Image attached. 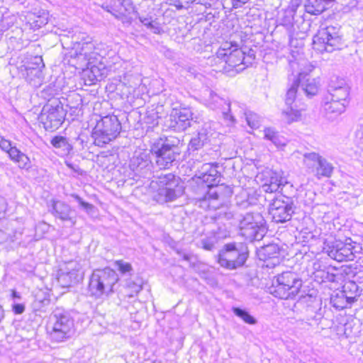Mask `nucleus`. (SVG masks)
I'll return each instance as SVG.
<instances>
[{"label":"nucleus","mask_w":363,"mask_h":363,"mask_svg":"<svg viewBox=\"0 0 363 363\" xmlns=\"http://www.w3.org/2000/svg\"><path fill=\"white\" fill-rule=\"evenodd\" d=\"M255 59L254 50L238 48L228 42L222 45L214 57L216 62L220 60L222 71L229 75H235L244 70L252 64Z\"/></svg>","instance_id":"f257e3e1"},{"label":"nucleus","mask_w":363,"mask_h":363,"mask_svg":"<svg viewBox=\"0 0 363 363\" xmlns=\"http://www.w3.org/2000/svg\"><path fill=\"white\" fill-rule=\"evenodd\" d=\"M118 279L117 273L111 268L96 269L89 278L88 294L95 299L103 300L114 292Z\"/></svg>","instance_id":"f03ea898"},{"label":"nucleus","mask_w":363,"mask_h":363,"mask_svg":"<svg viewBox=\"0 0 363 363\" xmlns=\"http://www.w3.org/2000/svg\"><path fill=\"white\" fill-rule=\"evenodd\" d=\"M302 280L293 272H284L276 276L269 292L280 299H294L299 293Z\"/></svg>","instance_id":"7ed1b4c3"},{"label":"nucleus","mask_w":363,"mask_h":363,"mask_svg":"<svg viewBox=\"0 0 363 363\" xmlns=\"http://www.w3.org/2000/svg\"><path fill=\"white\" fill-rule=\"evenodd\" d=\"M52 330L50 333L52 340L64 342L74 334V322L70 313L63 308H56L51 316Z\"/></svg>","instance_id":"20e7f679"},{"label":"nucleus","mask_w":363,"mask_h":363,"mask_svg":"<svg viewBox=\"0 0 363 363\" xmlns=\"http://www.w3.org/2000/svg\"><path fill=\"white\" fill-rule=\"evenodd\" d=\"M313 49L319 52H332L342 46L340 28L328 26L321 28L314 35L313 40Z\"/></svg>","instance_id":"39448f33"},{"label":"nucleus","mask_w":363,"mask_h":363,"mask_svg":"<svg viewBox=\"0 0 363 363\" xmlns=\"http://www.w3.org/2000/svg\"><path fill=\"white\" fill-rule=\"evenodd\" d=\"M121 130V124L117 116L107 115L99 121L94 129V143L98 146H103L116 139Z\"/></svg>","instance_id":"423d86ee"},{"label":"nucleus","mask_w":363,"mask_h":363,"mask_svg":"<svg viewBox=\"0 0 363 363\" xmlns=\"http://www.w3.org/2000/svg\"><path fill=\"white\" fill-rule=\"evenodd\" d=\"M160 187L154 196L155 199L160 203L171 202L180 197L184 191V186L172 174H161L157 177Z\"/></svg>","instance_id":"0eeeda50"},{"label":"nucleus","mask_w":363,"mask_h":363,"mask_svg":"<svg viewBox=\"0 0 363 363\" xmlns=\"http://www.w3.org/2000/svg\"><path fill=\"white\" fill-rule=\"evenodd\" d=\"M240 234L250 241L260 240L266 233L265 220L259 213H247L239 223Z\"/></svg>","instance_id":"6e6552de"},{"label":"nucleus","mask_w":363,"mask_h":363,"mask_svg":"<svg viewBox=\"0 0 363 363\" xmlns=\"http://www.w3.org/2000/svg\"><path fill=\"white\" fill-rule=\"evenodd\" d=\"M247 257L245 246L241 244L228 243L220 251L218 262L223 267L235 269L244 265Z\"/></svg>","instance_id":"1a4fd4ad"},{"label":"nucleus","mask_w":363,"mask_h":363,"mask_svg":"<svg viewBox=\"0 0 363 363\" xmlns=\"http://www.w3.org/2000/svg\"><path fill=\"white\" fill-rule=\"evenodd\" d=\"M191 189L194 193V199L206 210H216L222 204L220 187L208 188V185L198 184L196 178Z\"/></svg>","instance_id":"9d476101"},{"label":"nucleus","mask_w":363,"mask_h":363,"mask_svg":"<svg viewBox=\"0 0 363 363\" xmlns=\"http://www.w3.org/2000/svg\"><path fill=\"white\" fill-rule=\"evenodd\" d=\"M325 250L330 258L337 262H348L360 257L362 247L359 244L347 239L345 242H332Z\"/></svg>","instance_id":"9b49d317"},{"label":"nucleus","mask_w":363,"mask_h":363,"mask_svg":"<svg viewBox=\"0 0 363 363\" xmlns=\"http://www.w3.org/2000/svg\"><path fill=\"white\" fill-rule=\"evenodd\" d=\"M303 162L307 171L314 174L318 179L330 177L333 172V164L318 153L314 152L305 153Z\"/></svg>","instance_id":"f8f14e48"},{"label":"nucleus","mask_w":363,"mask_h":363,"mask_svg":"<svg viewBox=\"0 0 363 363\" xmlns=\"http://www.w3.org/2000/svg\"><path fill=\"white\" fill-rule=\"evenodd\" d=\"M269 213L276 223H285L291 220L294 213V205L291 197L279 195L273 199L269 205Z\"/></svg>","instance_id":"ddd939ff"},{"label":"nucleus","mask_w":363,"mask_h":363,"mask_svg":"<svg viewBox=\"0 0 363 363\" xmlns=\"http://www.w3.org/2000/svg\"><path fill=\"white\" fill-rule=\"evenodd\" d=\"M70 53L72 57L77 59L80 66H91V69L95 68L94 64L100 57L96 51L94 43L91 41L76 43Z\"/></svg>","instance_id":"4468645a"},{"label":"nucleus","mask_w":363,"mask_h":363,"mask_svg":"<svg viewBox=\"0 0 363 363\" xmlns=\"http://www.w3.org/2000/svg\"><path fill=\"white\" fill-rule=\"evenodd\" d=\"M65 111L62 106L57 104L53 106L48 104L43 108L40 120L44 128L52 132L58 129L63 123Z\"/></svg>","instance_id":"2eb2a0df"},{"label":"nucleus","mask_w":363,"mask_h":363,"mask_svg":"<svg viewBox=\"0 0 363 363\" xmlns=\"http://www.w3.org/2000/svg\"><path fill=\"white\" fill-rule=\"evenodd\" d=\"M176 147L160 139L151 146V152L156 157V164L160 169H168L176 160Z\"/></svg>","instance_id":"dca6fc26"},{"label":"nucleus","mask_w":363,"mask_h":363,"mask_svg":"<svg viewBox=\"0 0 363 363\" xmlns=\"http://www.w3.org/2000/svg\"><path fill=\"white\" fill-rule=\"evenodd\" d=\"M193 113L190 108H173L165 121V126L174 131H184L191 126Z\"/></svg>","instance_id":"f3484780"},{"label":"nucleus","mask_w":363,"mask_h":363,"mask_svg":"<svg viewBox=\"0 0 363 363\" xmlns=\"http://www.w3.org/2000/svg\"><path fill=\"white\" fill-rule=\"evenodd\" d=\"M359 296L358 286L354 282H350L343 286V290L333 296L330 302L337 310L350 308Z\"/></svg>","instance_id":"a211bd4d"},{"label":"nucleus","mask_w":363,"mask_h":363,"mask_svg":"<svg viewBox=\"0 0 363 363\" xmlns=\"http://www.w3.org/2000/svg\"><path fill=\"white\" fill-rule=\"evenodd\" d=\"M203 100L206 106L210 108L213 110L220 109L228 124H232L235 122V118L230 113V103L218 96L217 94L206 89L203 93Z\"/></svg>","instance_id":"6ab92c4d"},{"label":"nucleus","mask_w":363,"mask_h":363,"mask_svg":"<svg viewBox=\"0 0 363 363\" xmlns=\"http://www.w3.org/2000/svg\"><path fill=\"white\" fill-rule=\"evenodd\" d=\"M83 275L81 264L77 261H70L65 264L64 268L60 269L57 279L62 287H69L82 280Z\"/></svg>","instance_id":"aec40b11"},{"label":"nucleus","mask_w":363,"mask_h":363,"mask_svg":"<svg viewBox=\"0 0 363 363\" xmlns=\"http://www.w3.org/2000/svg\"><path fill=\"white\" fill-rule=\"evenodd\" d=\"M220 174L217 170V166L211 163L203 164L198 172L196 177V182L200 184L208 185V188L211 187H220L218 186L217 183L219 182Z\"/></svg>","instance_id":"412c9836"},{"label":"nucleus","mask_w":363,"mask_h":363,"mask_svg":"<svg viewBox=\"0 0 363 363\" xmlns=\"http://www.w3.org/2000/svg\"><path fill=\"white\" fill-rule=\"evenodd\" d=\"M130 169L135 172V174L145 177L151 173V162L149 155L145 152H136L130 160Z\"/></svg>","instance_id":"4be33fe9"},{"label":"nucleus","mask_w":363,"mask_h":363,"mask_svg":"<svg viewBox=\"0 0 363 363\" xmlns=\"http://www.w3.org/2000/svg\"><path fill=\"white\" fill-rule=\"evenodd\" d=\"M262 177H264L262 189L267 193L277 192L279 189H282L286 183L279 173L270 169L264 172Z\"/></svg>","instance_id":"5701e85b"},{"label":"nucleus","mask_w":363,"mask_h":363,"mask_svg":"<svg viewBox=\"0 0 363 363\" xmlns=\"http://www.w3.org/2000/svg\"><path fill=\"white\" fill-rule=\"evenodd\" d=\"M348 105V103L340 101L339 100L333 99V100L326 99V96H324L322 100V106L325 113L333 114L335 116L345 112Z\"/></svg>","instance_id":"b1692460"},{"label":"nucleus","mask_w":363,"mask_h":363,"mask_svg":"<svg viewBox=\"0 0 363 363\" xmlns=\"http://www.w3.org/2000/svg\"><path fill=\"white\" fill-rule=\"evenodd\" d=\"M305 75L302 77V74H299L298 79L296 80L299 84V87L303 91L307 96L315 95L319 89V85L315 79L306 77Z\"/></svg>","instance_id":"393cba45"},{"label":"nucleus","mask_w":363,"mask_h":363,"mask_svg":"<svg viewBox=\"0 0 363 363\" xmlns=\"http://www.w3.org/2000/svg\"><path fill=\"white\" fill-rule=\"evenodd\" d=\"M72 209L69 205L64 201H54L52 203V213L62 220H71L70 213Z\"/></svg>","instance_id":"a878e982"},{"label":"nucleus","mask_w":363,"mask_h":363,"mask_svg":"<svg viewBox=\"0 0 363 363\" xmlns=\"http://www.w3.org/2000/svg\"><path fill=\"white\" fill-rule=\"evenodd\" d=\"M303 110H305L303 105L301 106L295 103L294 105L286 106V108L282 111V114L284 118L290 123L301 119V112Z\"/></svg>","instance_id":"bb28decb"},{"label":"nucleus","mask_w":363,"mask_h":363,"mask_svg":"<svg viewBox=\"0 0 363 363\" xmlns=\"http://www.w3.org/2000/svg\"><path fill=\"white\" fill-rule=\"evenodd\" d=\"M117 4L116 8H113L115 11L114 16L116 18L123 20V18H127L128 16L134 11V8L128 1L125 0H115Z\"/></svg>","instance_id":"cd10ccee"},{"label":"nucleus","mask_w":363,"mask_h":363,"mask_svg":"<svg viewBox=\"0 0 363 363\" xmlns=\"http://www.w3.org/2000/svg\"><path fill=\"white\" fill-rule=\"evenodd\" d=\"M9 157L11 160L17 163L21 169H28L30 167V158L15 146L9 153Z\"/></svg>","instance_id":"c85d7f7f"},{"label":"nucleus","mask_w":363,"mask_h":363,"mask_svg":"<svg viewBox=\"0 0 363 363\" xmlns=\"http://www.w3.org/2000/svg\"><path fill=\"white\" fill-rule=\"evenodd\" d=\"M305 10L312 15H318L323 12L329 6L324 0H306Z\"/></svg>","instance_id":"c756f323"},{"label":"nucleus","mask_w":363,"mask_h":363,"mask_svg":"<svg viewBox=\"0 0 363 363\" xmlns=\"http://www.w3.org/2000/svg\"><path fill=\"white\" fill-rule=\"evenodd\" d=\"M264 138L270 140L277 147L281 148L286 145V139L280 135L278 132L272 128H267L264 130Z\"/></svg>","instance_id":"7c9ffc66"},{"label":"nucleus","mask_w":363,"mask_h":363,"mask_svg":"<svg viewBox=\"0 0 363 363\" xmlns=\"http://www.w3.org/2000/svg\"><path fill=\"white\" fill-rule=\"evenodd\" d=\"M52 145L61 151V155H67L69 154L72 150V146L69 143L68 140L63 136H55L50 141Z\"/></svg>","instance_id":"2f4dec72"},{"label":"nucleus","mask_w":363,"mask_h":363,"mask_svg":"<svg viewBox=\"0 0 363 363\" xmlns=\"http://www.w3.org/2000/svg\"><path fill=\"white\" fill-rule=\"evenodd\" d=\"M279 247L277 244L271 243L262 247L258 252L260 259H269L278 257L279 255Z\"/></svg>","instance_id":"473e14b6"},{"label":"nucleus","mask_w":363,"mask_h":363,"mask_svg":"<svg viewBox=\"0 0 363 363\" xmlns=\"http://www.w3.org/2000/svg\"><path fill=\"white\" fill-rule=\"evenodd\" d=\"M208 141V137L206 130H201L194 136L189 144V149L191 150H198L201 149Z\"/></svg>","instance_id":"72a5a7b5"},{"label":"nucleus","mask_w":363,"mask_h":363,"mask_svg":"<svg viewBox=\"0 0 363 363\" xmlns=\"http://www.w3.org/2000/svg\"><path fill=\"white\" fill-rule=\"evenodd\" d=\"M32 64L35 65L36 67H28L26 68L28 74L34 75L38 79V82L40 83L43 79L42 69L45 67L43 58L41 57L35 56L33 59Z\"/></svg>","instance_id":"f704fd0d"},{"label":"nucleus","mask_w":363,"mask_h":363,"mask_svg":"<svg viewBox=\"0 0 363 363\" xmlns=\"http://www.w3.org/2000/svg\"><path fill=\"white\" fill-rule=\"evenodd\" d=\"M350 89H344L343 88L337 91H327L325 96H326V99L333 100V99L350 104Z\"/></svg>","instance_id":"c9c22d12"},{"label":"nucleus","mask_w":363,"mask_h":363,"mask_svg":"<svg viewBox=\"0 0 363 363\" xmlns=\"http://www.w3.org/2000/svg\"><path fill=\"white\" fill-rule=\"evenodd\" d=\"M50 303V298L48 297L45 293L43 291H38L35 295V299L33 302V308L35 311H43V308L48 306Z\"/></svg>","instance_id":"e433bc0d"},{"label":"nucleus","mask_w":363,"mask_h":363,"mask_svg":"<svg viewBox=\"0 0 363 363\" xmlns=\"http://www.w3.org/2000/svg\"><path fill=\"white\" fill-rule=\"evenodd\" d=\"M343 88L344 89H350L345 79L336 76L330 78L328 86V91H337Z\"/></svg>","instance_id":"4c0bfd02"},{"label":"nucleus","mask_w":363,"mask_h":363,"mask_svg":"<svg viewBox=\"0 0 363 363\" xmlns=\"http://www.w3.org/2000/svg\"><path fill=\"white\" fill-rule=\"evenodd\" d=\"M233 311L235 315L240 318L245 323L250 325H255L257 323V320L247 311L240 308H233Z\"/></svg>","instance_id":"58836bf2"},{"label":"nucleus","mask_w":363,"mask_h":363,"mask_svg":"<svg viewBox=\"0 0 363 363\" xmlns=\"http://www.w3.org/2000/svg\"><path fill=\"white\" fill-rule=\"evenodd\" d=\"M299 87V84L296 81H294L291 86L289 89L286 94V106L294 105L297 101H295L297 93V89Z\"/></svg>","instance_id":"ea45409f"},{"label":"nucleus","mask_w":363,"mask_h":363,"mask_svg":"<svg viewBox=\"0 0 363 363\" xmlns=\"http://www.w3.org/2000/svg\"><path fill=\"white\" fill-rule=\"evenodd\" d=\"M140 21L154 33H160L161 28L151 17H139Z\"/></svg>","instance_id":"a19ab883"},{"label":"nucleus","mask_w":363,"mask_h":363,"mask_svg":"<svg viewBox=\"0 0 363 363\" xmlns=\"http://www.w3.org/2000/svg\"><path fill=\"white\" fill-rule=\"evenodd\" d=\"M125 286L130 291L128 294V296L130 298L136 296L143 288L140 281L136 282L132 280H127Z\"/></svg>","instance_id":"79ce46f5"},{"label":"nucleus","mask_w":363,"mask_h":363,"mask_svg":"<svg viewBox=\"0 0 363 363\" xmlns=\"http://www.w3.org/2000/svg\"><path fill=\"white\" fill-rule=\"evenodd\" d=\"M158 119L157 113L154 111L147 112V115L144 118V123L147 125V130L158 125Z\"/></svg>","instance_id":"37998d69"},{"label":"nucleus","mask_w":363,"mask_h":363,"mask_svg":"<svg viewBox=\"0 0 363 363\" xmlns=\"http://www.w3.org/2000/svg\"><path fill=\"white\" fill-rule=\"evenodd\" d=\"M247 124L252 128H258L261 124V118L255 113L250 112L246 114Z\"/></svg>","instance_id":"c03bdc74"},{"label":"nucleus","mask_w":363,"mask_h":363,"mask_svg":"<svg viewBox=\"0 0 363 363\" xmlns=\"http://www.w3.org/2000/svg\"><path fill=\"white\" fill-rule=\"evenodd\" d=\"M216 242V239L214 237H208L201 240V247L208 251H211L215 248V245Z\"/></svg>","instance_id":"a18cd8bd"},{"label":"nucleus","mask_w":363,"mask_h":363,"mask_svg":"<svg viewBox=\"0 0 363 363\" xmlns=\"http://www.w3.org/2000/svg\"><path fill=\"white\" fill-rule=\"evenodd\" d=\"M0 148L8 154L13 150L11 142L0 135Z\"/></svg>","instance_id":"49530a36"},{"label":"nucleus","mask_w":363,"mask_h":363,"mask_svg":"<svg viewBox=\"0 0 363 363\" xmlns=\"http://www.w3.org/2000/svg\"><path fill=\"white\" fill-rule=\"evenodd\" d=\"M116 264L118 267V270L123 274L129 272L132 270V267L130 263L124 262L122 260H119L117 261Z\"/></svg>","instance_id":"de8ad7c7"},{"label":"nucleus","mask_w":363,"mask_h":363,"mask_svg":"<svg viewBox=\"0 0 363 363\" xmlns=\"http://www.w3.org/2000/svg\"><path fill=\"white\" fill-rule=\"evenodd\" d=\"M72 197H73L79 205L86 210H91L94 208V206L89 203L84 201L82 198L77 194H72Z\"/></svg>","instance_id":"09e8293b"},{"label":"nucleus","mask_w":363,"mask_h":363,"mask_svg":"<svg viewBox=\"0 0 363 363\" xmlns=\"http://www.w3.org/2000/svg\"><path fill=\"white\" fill-rule=\"evenodd\" d=\"M178 9L185 7L186 5L194 2L196 0H170Z\"/></svg>","instance_id":"8fccbe9b"},{"label":"nucleus","mask_w":363,"mask_h":363,"mask_svg":"<svg viewBox=\"0 0 363 363\" xmlns=\"http://www.w3.org/2000/svg\"><path fill=\"white\" fill-rule=\"evenodd\" d=\"M356 143L361 150H363V125L356 133Z\"/></svg>","instance_id":"3c124183"},{"label":"nucleus","mask_w":363,"mask_h":363,"mask_svg":"<svg viewBox=\"0 0 363 363\" xmlns=\"http://www.w3.org/2000/svg\"><path fill=\"white\" fill-rule=\"evenodd\" d=\"M6 207L7 203L6 199L0 196V219L4 216Z\"/></svg>","instance_id":"603ef678"},{"label":"nucleus","mask_w":363,"mask_h":363,"mask_svg":"<svg viewBox=\"0 0 363 363\" xmlns=\"http://www.w3.org/2000/svg\"><path fill=\"white\" fill-rule=\"evenodd\" d=\"M12 308L16 314H22L25 311V305L20 303H14L12 305Z\"/></svg>","instance_id":"864d4df0"},{"label":"nucleus","mask_w":363,"mask_h":363,"mask_svg":"<svg viewBox=\"0 0 363 363\" xmlns=\"http://www.w3.org/2000/svg\"><path fill=\"white\" fill-rule=\"evenodd\" d=\"M116 6H117L116 2H115V0H111V4L103 6V8L114 16L115 11L113 10V8H116Z\"/></svg>","instance_id":"5fc2aeb1"},{"label":"nucleus","mask_w":363,"mask_h":363,"mask_svg":"<svg viewBox=\"0 0 363 363\" xmlns=\"http://www.w3.org/2000/svg\"><path fill=\"white\" fill-rule=\"evenodd\" d=\"M12 297L14 299H18V300L21 299L20 294L18 292H16V291H13V292H12Z\"/></svg>","instance_id":"6e6d98bb"},{"label":"nucleus","mask_w":363,"mask_h":363,"mask_svg":"<svg viewBox=\"0 0 363 363\" xmlns=\"http://www.w3.org/2000/svg\"><path fill=\"white\" fill-rule=\"evenodd\" d=\"M182 257L186 261H190L191 260V255L188 254H184L182 255Z\"/></svg>","instance_id":"4d7b16f0"},{"label":"nucleus","mask_w":363,"mask_h":363,"mask_svg":"<svg viewBox=\"0 0 363 363\" xmlns=\"http://www.w3.org/2000/svg\"><path fill=\"white\" fill-rule=\"evenodd\" d=\"M325 3H326L328 6H330L334 0H324Z\"/></svg>","instance_id":"13d9d810"},{"label":"nucleus","mask_w":363,"mask_h":363,"mask_svg":"<svg viewBox=\"0 0 363 363\" xmlns=\"http://www.w3.org/2000/svg\"><path fill=\"white\" fill-rule=\"evenodd\" d=\"M347 294L349 296H354V290L350 291V289H347Z\"/></svg>","instance_id":"bf43d9fd"},{"label":"nucleus","mask_w":363,"mask_h":363,"mask_svg":"<svg viewBox=\"0 0 363 363\" xmlns=\"http://www.w3.org/2000/svg\"><path fill=\"white\" fill-rule=\"evenodd\" d=\"M46 23H47V22L44 23L43 21L40 23V24H46Z\"/></svg>","instance_id":"052dcab7"}]
</instances>
